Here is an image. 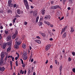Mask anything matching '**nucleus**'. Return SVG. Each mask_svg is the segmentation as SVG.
<instances>
[{
  "mask_svg": "<svg viewBox=\"0 0 75 75\" xmlns=\"http://www.w3.org/2000/svg\"><path fill=\"white\" fill-rule=\"evenodd\" d=\"M51 45H50V44H49L47 45L46 47L45 48V50L46 51H47L48 50L50 49V48H51Z\"/></svg>",
  "mask_w": 75,
  "mask_h": 75,
  "instance_id": "nucleus-1",
  "label": "nucleus"
},
{
  "mask_svg": "<svg viewBox=\"0 0 75 75\" xmlns=\"http://www.w3.org/2000/svg\"><path fill=\"white\" fill-rule=\"evenodd\" d=\"M61 8V7L58 6H52V7H51V8L52 9H57V8Z\"/></svg>",
  "mask_w": 75,
  "mask_h": 75,
  "instance_id": "nucleus-2",
  "label": "nucleus"
},
{
  "mask_svg": "<svg viewBox=\"0 0 75 75\" xmlns=\"http://www.w3.org/2000/svg\"><path fill=\"white\" fill-rule=\"evenodd\" d=\"M66 29H67V26H65V27H64L62 29V30L61 32V34H63L64 32L65 31V30H66Z\"/></svg>",
  "mask_w": 75,
  "mask_h": 75,
  "instance_id": "nucleus-3",
  "label": "nucleus"
},
{
  "mask_svg": "<svg viewBox=\"0 0 75 75\" xmlns=\"http://www.w3.org/2000/svg\"><path fill=\"white\" fill-rule=\"evenodd\" d=\"M51 18V16H50V15H46L45 16L44 19L45 20H47V19H50Z\"/></svg>",
  "mask_w": 75,
  "mask_h": 75,
  "instance_id": "nucleus-4",
  "label": "nucleus"
},
{
  "mask_svg": "<svg viewBox=\"0 0 75 75\" xmlns=\"http://www.w3.org/2000/svg\"><path fill=\"white\" fill-rule=\"evenodd\" d=\"M33 16L36 17L37 16V12L36 11H34L33 13Z\"/></svg>",
  "mask_w": 75,
  "mask_h": 75,
  "instance_id": "nucleus-5",
  "label": "nucleus"
},
{
  "mask_svg": "<svg viewBox=\"0 0 75 75\" xmlns=\"http://www.w3.org/2000/svg\"><path fill=\"white\" fill-rule=\"evenodd\" d=\"M0 55H1V58H4L5 56L4 53L3 52H1Z\"/></svg>",
  "mask_w": 75,
  "mask_h": 75,
  "instance_id": "nucleus-6",
  "label": "nucleus"
},
{
  "mask_svg": "<svg viewBox=\"0 0 75 75\" xmlns=\"http://www.w3.org/2000/svg\"><path fill=\"white\" fill-rule=\"evenodd\" d=\"M66 36H67V33L64 32L62 36V38H65L66 37Z\"/></svg>",
  "mask_w": 75,
  "mask_h": 75,
  "instance_id": "nucleus-7",
  "label": "nucleus"
},
{
  "mask_svg": "<svg viewBox=\"0 0 75 75\" xmlns=\"http://www.w3.org/2000/svg\"><path fill=\"white\" fill-rule=\"evenodd\" d=\"M44 23L45 24H47V25H51V23L49 22H48L46 21H45Z\"/></svg>",
  "mask_w": 75,
  "mask_h": 75,
  "instance_id": "nucleus-8",
  "label": "nucleus"
},
{
  "mask_svg": "<svg viewBox=\"0 0 75 75\" xmlns=\"http://www.w3.org/2000/svg\"><path fill=\"white\" fill-rule=\"evenodd\" d=\"M17 11V13L18 14H20V9H18L16 10Z\"/></svg>",
  "mask_w": 75,
  "mask_h": 75,
  "instance_id": "nucleus-9",
  "label": "nucleus"
},
{
  "mask_svg": "<svg viewBox=\"0 0 75 75\" xmlns=\"http://www.w3.org/2000/svg\"><path fill=\"white\" fill-rule=\"evenodd\" d=\"M5 44L7 46H11V44L9 42L6 43Z\"/></svg>",
  "mask_w": 75,
  "mask_h": 75,
  "instance_id": "nucleus-10",
  "label": "nucleus"
},
{
  "mask_svg": "<svg viewBox=\"0 0 75 75\" xmlns=\"http://www.w3.org/2000/svg\"><path fill=\"white\" fill-rule=\"evenodd\" d=\"M24 3L25 4V5L28 4V2L27 0H24Z\"/></svg>",
  "mask_w": 75,
  "mask_h": 75,
  "instance_id": "nucleus-11",
  "label": "nucleus"
},
{
  "mask_svg": "<svg viewBox=\"0 0 75 75\" xmlns=\"http://www.w3.org/2000/svg\"><path fill=\"white\" fill-rule=\"evenodd\" d=\"M16 42V44L18 46L20 45V44H21V42Z\"/></svg>",
  "mask_w": 75,
  "mask_h": 75,
  "instance_id": "nucleus-12",
  "label": "nucleus"
},
{
  "mask_svg": "<svg viewBox=\"0 0 75 75\" xmlns=\"http://www.w3.org/2000/svg\"><path fill=\"white\" fill-rule=\"evenodd\" d=\"M45 10L44 9H42V11L41 12L42 14L43 15H44V14H45Z\"/></svg>",
  "mask_w": 75,
  "mask_h": 75,
  "instance_id": "nucleus-13",
  "label": "nucleus"
},
{
  "mask_svg": "<svg viewBox=\"0 0 75 75\" xmlns=\"http://www.w3.org/2000/svg\"><path fill=\"white\" fill-rule=\"evenodd\" d=\"M35 42H37L38 43V44H40L41 43V41L38 40H35Z\"/></svg>",
  "mask_w": 75,
  "mask_h": 75,
  "instance_id": "nucleus-14",
  "label": "nucleus"
},
{
  "mask_svg": "<svg viewBox=\"0 0 75 75\" xmlns=\"http://www.w3.org/2000/svg\"><path fill=\"white\" fill-rule=\"evenodd\" d=\"M4 67H2V68H0V71H4Z\"/></svg>",
  "mask_w": 75,
  "mask_h": 75,
  "instance_id": "nucleus-15",
  "label": "nucleus"
},
{
  "mask_svg": "<svg viewBox=\"0 0 75 75\" xmlns=\"http://www.w3.org/2000/svg\"><path fill=\"white\" fill-rule=\"evenodd\" d=\"M6 43H4V45L2 47V48L3 49H5V48H6Z\"/></svg>",
  "mask_w": 75,
  "mask_h": 75,
  "instance_id": "nucleus-16",
  "label": "nucleus"
},
{
  "mask_svg": "<svg viewBox=\"0 0 75 75\" xmlns=\"http://www.w3.org/2000/svg\"><path fill=\"white\" fill-rule=\"evenodd\" d=\"M14 47L15 48H16V49H18V45L16 44V45H14Z\"/></svg>",
  "mask_w": 75,
  "mask_h": 75,
  "instance_id": "nucleus-17",
  "label": "nucleus"
},
{
  "mask_svg": "<svg viewBox=\"0 0 75 75\" xmlns=\"http://www.w3.org/2000/svg\"><path fill=\"white\" fill-rule=\"evenodd\" d=\"M39 26H41L42 25V23L41 21H40L39 22Z\"/></svg>",
  "mask_w": 75,
  "mask_h": 75,
  "instance_id": "nucleus-18",
  "label": "nucleus"
},
{
  "mask_svg": "<svg viewBox=\"0 0 75 75\" xmlns=\"http://www.w3.org/2000/svg\"><path fill=\"white\" fill-rule=\"evenodd\" d=\"M25 6L27 9H29V6H28V4L25 5Z\"/></svg>",
  "mask_w": 75,
  "mask_h": 75,
  "instance_id": "nucleus-19",
  "label": "nucleus"
},
{
  "mask_svg": "<svg viewBox=\"0 0 75 75\" xmlns=\"http://www.w3.org/2000/svg\"><path fill=\"white\" fill-rule=\"evenodd\" d=\"M11 35H9L8 37V38L9 40H11Z\"/></svg>",
  "mask_w": 75,
  "mask_h": 75,
  "instance_id": "nucleus-20",
  "label": "nucleus"
},
{
  "mask_svg": "<svg viewBox=\"0 0 75 75\" xmlns=\"http://www.w3.org/2000/svg\"><path fill=\"white\" fill-rule=\"evenodd\" d=\"M42 37H45L46 36V34L45 33H42Z\"/></svg>",
  "mask_w": 75,
  "mask_h": 75,
  "instance_id": "nucleus-21",
  "label": "nucleus"
},
{
  "mask_svg": "<svg viewBox=\"0 0 75 75\" xmlns=\"http://www.w3.org/2000/svg\"><path fill=\"white\" fill-rule=\"evenodd\" d=\"M38 19H39V17L38 16L36 18V23H38Z\"/></svg>",
  "mask_w": 75,
  "mask_h": 75,
  "instance_id": "nucleus-22",
  "label": "nucleus"
},
{
  "mask_svg": "<svg viewBox=\"0 0 75 75\" xmlns=\"http://www.w3.org/2000/svg\"><path fill=\"white\" fill-rule=\"evenodd\" d=\"M22 47L23 48H25V47H26V45L25 44H23L22 45Z\"/></svg>",
  "mask_w": 75,
  "mask_h": 75,
  "instance_id": "nucleus-23",
  "label": "nucleus"
},
{
  "mask_svg": "<svg viewBox=\"0 0 75 75\" xmlns=\"http://www.w3.org/2000/svg\"><path fill=\"white\" fill-rule=\"evenodd\" d=\"M67 1V0H63V4H65V2Z\"/></svg>",
  "mask_w": 75,
  "mask_h": 75,
  "instance_id": "nucleus-24",
  "label": "nucleus"
},
{
  "mask_svg": "<svg viewBox=\"0 0 75 75\" xmlns=\"http://www.w3.org/2000/svg\"><path fill=\"white\" fill-rule=\"evenodd\" d=\"M71 33H72V32H74V28L72 27L71 28Z\"/></svg>",
  "mask_w": 75,
  "mask_h": 75,
  "instance_id": "nucleus-25",
  "label": "nucleus"
},
{
  "mask_svg": "<svg viewBox=\"0 0 75 75\" xmlns=\"http://www.w3.org/2000/svg\"><path fill=\"white\" fill-rule=\"evenodd\" d=\"M16 36V35L14 34L12 36V37L13 39L14 38H15Z\"/></svg>",
  "mask_w": 75,
  "mask_h": 75,
  "instance_id": "nucleus-26",
  "label": "nucleus"
},
{
  "mask_svg": "<svg viewBox=\"0 0 75 75\" xmlns=\"http://www.w3.org/2000/svg\"><path fill=\"white\" fill-rule=\"evenodd\" d=\"M62 66H61L59 67V70H60V72H61V71H62Z\"/></svg>",
  "mask_w": 75,
  "mask_h": 75,
  "instance_id": "nucleus-27",
  "label": "nucleus"
},
{
  "mask_svg": "<svg viewBox=\"0 0 75 75\" xmlns=\"http://www.w3.org/2000/svg\"><path fill=\"white\" fill-rule=\"evenodd\" d=\"M11 2H12V1H11V0H8V4H10V3H11Z\"/></svg>",
  "mask_w": 75,
  "mask_h": 75,
  "instance_id": "nucleus-28",
  "label": "nucleus"
},
{
  "mask_svg": "<svg viewBox=\"0 0 75 75\" xmlns=\"http://www.w3.org/2000/svg\"><path fill=\"white\" fill-rule=\"evenodd\" d=\"M23 54L24 57H25V56H26V53L25 52H23Z\"/></svg>",
  "mask_w": 75,
  "mask_h": 75,
  "instance_id": "nucleus-29",
  "label": "nucleus"
},
{
  "mask_svg": "<svg viewBox=\"0 0 75 75\" xmlns=\"http://www.w3.org/2000/svg\"><path fill=\"white\" fill-rule=\"evenodd\" d=\"M17 18H14L13 21V23H15V22L16 21V20Z\"/></svg>",
  "mask_w": 75,
  "mask_h": 75,
  "instance_id": "nucleus-30",
  "label": "nucleus"
},
{
  "mask_svg": "<svg viewBox=\"0 0 75 75\" xmlns=\"http://www.w3.org/2000/svg\"><path fill=\"white\" fill-rule=\"evenodd\" d=\"M68 61L69 62H71V57H69L68 58Z\"/></svg>",
  "mask_w": 75,
  "mask_h": 75,
  "instance_id": "nucleus-31",
  "label": "nucleus"
},
{
  "mask_svg": "<svg viewBox=\"0 0 75 75\" xmlns=\"http://www.w3.org/2000/svg\"><path fill=\"white\" fill-rule=\"evenodd\" d=\"M15 17H16V18H18V17H20V16L18 15V14H16L15 16Z\"/></svg>",
  "mask_w": 75,
  "mask_h": 75,
  "instance_id": "nucleus-32",
  "label": "nucleus"
},
{
  "mask_svg": "<svg viewBox=\"0 0 75 75\" xmlns=\"http://www.w3.org/2000/svg\"><path fill=\"white\" fill-rule=\"evenodd\" d=\"M15 35H16L18 34V31H17V30H16L15 32V33L14 34Z\"/></svg>",
  "mask_w": 75,
  "mask_h": 75,
  "instance_id": "nucleus-33",
  "label": "nucleus"
},
{
  "mask_svg": "<svg viewBox=\"0 0 75 75\" xmlns=\"http://www.w3.org/2000/svg\"><path fill=\"white\" fill-rule=\"evenodd\" d=\"M18 39H19V38H16L15 40V42H17V40H18Z\"/></svg>",
  "mask_w": 75,
  "mask_h": 75,
  "instance_id": "nucleus-34",
  "label": "nucleus"
},
{
  "mask_svg": "<svg viewBox=\"0 0 75 75\" xmlns=\"http://www.w3.org/2000/svg\"><path fill=\"white\" fill-rule=\"evenodd\" d=\"M3 12V10L0 9V13H2Z\"/></svg>",
  "mask_w": 75,
  "mask_h": 75,
  "instance_id": "nucleus-35",
  "label": "nucleus"
},
{
  "mask_svg": "<svg viewBox=\"0 0 75 75\" xmlns=\"http://www.w3.org/2000/svg\"><path fill=\"white\" fill-rule=\"evenodd\" d=\"M11 50V47L10 46L7 49L8 51H10Z\"/></svg>",
  "mask_w": 75,
  "mask_h": 75,
  "instance_id": "nucleus-36",
  "label": "nucleus"
},
{
  "mask_svg": "<svg viewBox=\"0 0 75 75\" xmlns=\"http://www.w3.org/2000/svg\"><path fill=\"white\" fill-rule=\"evenodd\" d=\"M3 63V62L2 61H0V65H1Z\"/></svg>",
  "mask_w": 75,
  "mask_h": 75,
  "instance_id": "nucleus-37",
  "label": "nucleus"
},
{
  "mask_svg": "<svg viewBox=\"0 0 75 75\" xmlns=\"http://www.w3.org/2000/svg\"><path fill=\"white\" fill-rule=\"evenodd\" d=\"M8 6H9V7H12V4H8Z\"/></svg>",
  "mask_w": 75,
  "mask_h": 75,
  "instance_id": "nucleus-38",
  "label": "nucleus"
},
{
  "mask_svg": "<svg viewBox=\"0 0 75 75\" xmlns=\"http://www.w3.org/2000/svg\"><path fill=\"white\" fill-rule=\"evenodd\" d=\"M10 12H11V10L10 9H9L8 11V13H10Z\"/></svg>",
  "mask_w": 75,
  "mask_h": 75,
  "instance_id": "nucleus-39",
  "label": "nucleus"
},
{
  "mask_svg": "<svg viewBox=\"0 0 75 75\" xmlns=\"http://www.w3.org/2000/svg\"><path fill=\"white\" fill-rule=\"evenodd\" d=\"M27 59V57H23V59L24 60H25Z\"/></svg>",
  "mask_w": 75,
  "mask_h": 75,
  "instance_id": "nucleus-40",
  "label": "nucleus"
},
{
  "mask_svg": "<svg viewBox=\"0 0 75 75\" xmlns=\"http://www.w3.org/2000/svg\"><path fill=\"white\" fill-rule=\"evenodd\" d=\"M16 7L17 8V5H16V4H14L13 6L14 8H15V7Z\"/></svg>",
  "mask_w": 75,
  "mask_h": 75,
  "instance_id": "nucleus-41",
  "label": "nucleus"
},
{
  "mask_svg": "<svg viewBox=\"0 0 75 75\" xmlns=\"http://www.w3.org/2000/svg\"><path fill=\"white\" fill-rule=\"evenodd\" d=\"M72 71L75 73V68L73 69H72Z\"/></svg>",
  "mask_w": 75,
  "mask_h": 75,
  "instance_id": "nucleus-42",
  "label": "nucleus"
},
{
  "mask_svg": "<svg viewBox=\"0 0 75 75\" xmlns=\"http://www.w3.org/2000/svg\"><path fill=\"white\" fill-rule=\"evenodd\" d=\"M30 73H31V71L29 69H28V74H30Z\"/></svg>",
  "mask_w": 75,
  "mask_h": 75,
  "instance_id": "nucleus-43",
  "label": "nucleus"
},
{
  "mask_svg": "<svg viewBox=\"0 0 75 75\" xmlns=\"http://www.w3.org/2000/svg\"><path fill=\"white\" fill-rule=\"evenodd\" d=\"M25 64H23L22 65V66L23 68H24L25 67Z\"/></svg>",
  "mask_w": 75,
  "mask_h": 75,
  "instance_id": "nucleus-44",
  "label": "nucleus"
},
{
  "mask_svg": "<svg viewBox=\"0 0 75 75\" xmlns=\"http://www.w3.org/2000/svg\"><path fill=\"white\" fill-rule=\"evenodd\" d=\"M72 54L73 56H75V53L74 52H72Z\"/></svg>",
  "mask_w": 75,
  "mask_h": 75,
  "instance_id": "nucleus-45",
  "label": "nucleus"
},
{
  "mask_svg": "<svg viewBox=\"0 0 75 75\" xmlns=\"http://www.w3.org/2000/svg\"><path fill=\"white\" fill-rule=\"evenodd\" d=\"M64 17H62L60 19H59V21H61V20H63V19H64Z\"/></svg>",
  "mask_w": 75,
  "mask_h": 75,
  "instance_id": "nucleus-46",
  "label": "nucleus"
},
{
  "mask_svg": "<svg viewBox=\"0 0 75 75\" xmlns=\"http://www.w3.org/2000/svg\"><path fill=\"white\" fill-rule=\"evenodd\" d=\"M20 14H23V11H20Z\"/></svg>",
  "mask_w": 75,
  "mask_h": 75,
  "instance_id": "nucleus-47",
  "label": "nucleus"
},
{
  "mask_svg": "<svg viewBox=\"0 0 75 75\" xmlns=\"http://www.w3.org/2000/svg\"><path fill=\"white\" fill-rule=\"evenodd\" d=\"M54 61H55V64L57 65V60H54Z\"/></svg>",
  "mask_w": 75,
  "mask_h": 75,
  "instance_id": "nucleus-48",
  "label": "nucleus"
},
{
  "mask_svg": "<svg viewBox=\"0 0 75 75\" xmlns=\"http://www.w3.org/2000/svg\"><path fill=\"white\" fill-rule=\"evenodd\" d=\"M53 35H54V33H52L50 34V36H52Z\"/></svg>",
  "mask_w": 75,
  "mask_h": 75,
  "instance_id": "nucleus-49",
  "label": "nucleus"
},
{
  "mask_svg": "<svg viewBox=\"0 0 75 75\" xmlns=\"http://www.w3.org/2000/svg\"><path fill=\"white\" fill-rule=\"evenodd\" d=\"M50 27H53L54 26V25H52V24L51 25V24H50Z\"/></svg>",
  "mask_w": 75,
  "mask_h": 75,
  "instance_id": "nucleus-50",
  "label": "nucleus"
},
{
  "mask_svg": "<svg viewBox=\"0 0 75 75\" xmlns=\"http://www.w3.org/2000/svg\"><path fill=\"white\" fill-rule=\"evenodd\" d=\"M27 72V70H25L24 71V74H26V73Z\"/></svg>",
  "mask_w": 75,
  "mask_h": 75,
  "instance_id": "nucleus-51",
  "label": "nucleus"
},
{
  "mask_svg": "<svg viewBox=\"0 0 75 75\" xmlns=\"http://www.w3.org/2000/svg\"><path fill=\"white\" fill-rule=\"evenodd\" d=\"M43 20V18L41 17L40 19V21H42Z\"/></svg>",
  "mask_w": 75,
  "mask_h": 75,
  "instance_id": "nucleus-52",
  "label": "nucleus"
},
{
  "mask_svg": "<svg viewBox=\"0 0 75 75\" xmlns=\"http://www.w3.org/2000/svg\"><path fill=\"white\" fill-rule=\"evenodd\" d=\"M5 33L6 34H7L8 33V31L6 30L5 31Z\"/></svg>",
  "mask_w": 75,
  "mask_h": 75,
  "instance_id": "nucleus-53",
  "label": "nucleus"
},
{
  "mask_svg": "<svg viewBox=\"0 0 75 75\" xmlns=\"http://www.w3.org/2000/svg\"><path fill=\"white\" fill-rule=\"evenodd\" d=\"M62 59V55L60 56V59Z\"/></svg>",
  "mask_w": 75,
  "mask_h": 75,
  "instance_id": "nucleus-54",
  "label": "nucleus"
},
{
  "mask_svg": "<svg viewBox=\"0 0 75 75\" xmlns=\"http://www.w3.org/2000/svg\"><path fill=\"white\" fill-rule=\"evenodd\" d=\"M37 38H38V39H40V37L39 36H37L36 37Z\"/></svg>",
  "mask_w": 75,
  "mask_h": 75,
  "instance_id": "nucleus-55",
  "label": "nucleus"
},
{
  "mask_svg": "<svg viewBox=\"0 0 75 75\" xmlns=\"http://www.w3.org/2000/svg\"><path fill=\"white\" fill-rule=\"evenodd\" d=\"M14 57H13L12 59V61H14Z\"/></svg>",
  "mask_w": 75,
  "mask_h": 75,
  "instance_id": "nucleus-56",
  "label": "nucleus"
},
{
  "mask_svg": "<svg viewBox=\"0 0 75 75\" xmlns=\"http://www.w3.org/2000/svg\"><path fill=\"white\" fill-rule=\"evenodd\" d=\"M2 38V36H1V34H0V39Z\"/></svg>",
  "mask_w": 75,
  "mask_h": 75,
  "instance_id": "nucleus-57",
  "label": "nucleus"
},
{
  "mask_svg": "<svg viewBox=\"0 0 75 75\" xmlns=\"http://www.w3.org/2000/svg\"><path fill=\"white\" fill-rule=\"evenodd\" d=\"M48 60H46V61L45 62V64H47V63H48Z\"/></svg>",
  "mask_w": 75,
  "mask_h": 75,
  "instance_id": "nucleus-58",
  "label": "nucleus"
},
{
  "mask_svg": "<svg viewBox=\"0 0 75 75\" xmlns=\"http://www.w3.org/2000/svg\"><path fill=\"white\" fill-rule=\"evenodd\" d=\"M36 61H34L33 62V64H36Z\"/></svg>",
  "mask_w": 75,
  "mask_h": 75,
  "instance_id": "nucleus-59",
  "label": "nucleus"
},
{
  "mask_svg": "<svg viewBox=\"0 0 75 75\" xmlns=\"http://www.w3.org/2000/svg\"><path fill=\"white\" fill-rule=\"evenodd\" d=\"M0 28L1 29H3V27H2V26H1L0 27Z\"/></svg>",
  "mask_w": 75,
  "mask_h": 75,
  "instance_id": "nucleus-60",
  "label": "nucleus"
},
{
  "mask_svg": "<svg viewBox=\"0 0 75 75\" xmlns=\"http://www.w3.org/2000/svg\"><path fill=\"white\" fill-rule=\"evenodd\" d=\"M24 24L25 25H27V22H25Z\"/></svg>",
  "mask_w": 75,
  "mask_h": 75,
  "instance_id": "nucleus-61",
  "label": "nucleus"
},
{
  "mask_svg": "<svg viewBox=\"0 0 75 75\" xmlns=\"http://www.w3.org/2000/svg\"><path fill=\"white\" fill-rule=\"evenodd\" d=\"M22 72H23V70H21L20 71V74H21L22 73Z\"/></svg>",
  "mask_w": 75,
  "mask_h": 75,
  "instance_id": "nucleus-62",
  "label": "nucleus"
},
{
  "mask_svg": "<svg viewBox=\"0 0 75 75\" xmlns=\"http://www.w3.org/2000/svg\"><path fill=\"white\" fill-rule=\"evenodd\" d=\"M51 3L52 4H54V1H52L51 2Z\"/></svg>",
  "mask_w": 75,
  "mask_h": 75,
  "instance_id": "nucleus-63",
  "label": "nucleus"
},
{
  "mask_svg": "<svg viewBox=\"0 0 75 75\" xmlns=\"http://www.w3.org/2000/svg\"><path fill=\"white\" fill-rule=\"evenodd\" d=\"M52 66L51 65L50 66V68H52Z\"/></svg>",
  "mask_w": 75,
  "mask_h": 75,
  "instance_id": "nucleus-64",
  "label": "nucleus"
}]
</instances>
